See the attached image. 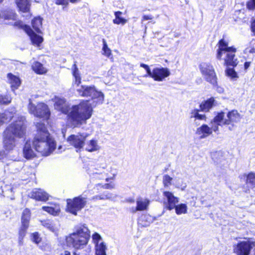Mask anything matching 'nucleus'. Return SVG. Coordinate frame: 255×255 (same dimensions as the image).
Returning a JSON list of instances; mask_svg holds the SVG:
<instances>
[{"label":"nucleus","instance_id":"f257e3e1","mask_svg":"<svg viewBox=\"0 0 255 255\" xmlns=\"http://www.w3.org/2000/svg\"><path fill=\"white\" fill-rule=\"evenodd\" d=\"M54 100L55 109L66 115L67 123L74 128L86 124L92 115L93 110L89 100H82L78 104L72 106L64 98L55 97Z\"/></svg>","mask_w":255,"mask_h":255},{"label":"nucleus","instance_id":"f03ea898","mask_svg":"<svg viewBox=\"0 0 255 255\" xmlns=\"http://www.w3.org/2000/svg\"><path fill=\"white\" fill-rule=\"evenodd\" d=\"M225 113L222 111L217 112L213 119L211 121V127L206 124H203L198 128L196 134L199 136L200 139L205 138L211 135L213 131L218 132L219 126H229V129L232 130L239 123L242 116L237 110H232L227 113V118L224 119Z\"/></svg>","mask_w":255,"mask_h":255},{"label":"nucleus","instance_id":"7ed1b4c3","mask_svg":"<svg viewBox=\"0 0 255 255\" xmlns=\"http://www.w3.org/2000/svg\"><path fill=\"white\" fill-rule=\"evenodd\" d=\"M228 42L224 38L220 39L217 44L218 49L216 52V58L218 60L222 59L223 54H225L223 65L226 67L225 72L226 76L232 80L239 78L238 73L235 70L239 63L236 57L237 48L234 46H229Z\"/></svg>","mask_w":255,"mask_h":255},{"label":"nucleus","instance_id":"20e7f679","mask_svg":"<svg viewBox=\"0 0 255 255\" xmlns=\"http://www.w3.org/2000/svg\"><path fill=\"white\" fill-rule=\"evenodd\" d=\"M35 127L36 133L33 140V145L42 156H48L56 149V141L43 123H36Z\"/></svg>","mask_w":255,"mask_h":255},{"label":"nucleus","instance_id":"39448f33","mask_svg":"<svg viewBox=\"0 0 255 255\" xmlns=\"http://www.w3.org/2000/svg\"><path fill=\"white\" fill-rule=\"evenodd\" d=\"M29 113L35 117L44 121H48L51 116V112L48 106L43 102H38L36 105L30 103L28 105Z\"/></svg>","mask_w":255,"mask_h":255},{"label":"nucleus","instance_id":"423d86ee","mask_svg":"<svg viewBox=\"0 0 255 255\" xmlns=\"http://www.w3.org/2000/svg\"><path fill=\"white\" fill-rule=\"evenodd\" d=\"M201 73L205 80L213 87L218 86V77L214 67L209 63H202L199 66Z\"/></svg>","mask_w":255,"mask_h":255},{"label":"nucleus","instance_id":"0eeeda50","mask_svg":"<svg viewBox=\"0 0 255 255\" xmlns=\"http://www.w3.org/2000/svg\"><path fill=\"white\" fill-rule=\"evenodd\" d=\"M4 130L17 138H22L25 136L26 127L23 120L18 119L10 123Z\"/></svg>","mask_w":255,"mask_h":255},{"label":"nucleus","instance_id":"6e6552de","mask_svg":"<svg viewBox=\"0 0 255 255\" xmlns=\"http://www.w3.org/2000/svg\"><path fill=\"white\" fill-rule=\"evenodd\" d=\"M86 204V198L81 195L75 197L72 199H67L66 211L74 215H77L78 212L84 208Z\"/></svg>","mask_w":255,"mask_h":255},{"label":"nucleus","instance_id":"1a4fd4ad","mask_svg":"<svg viewBox=\"0 0 255 255\" xmlns=\"http://www.w3.org/2000/svg\"><path fill=\"white\" fill-rule=\"evenodd\" d=\"M31 217L30 209L25 208L21 213L20 225L18 230V236L19 239H23L26 236L30 226Z\"/></svg>","mask_w":255,"mask_h":255},{"label":"nucleus","instance_id":"9d476101","mask_svg":"<svg viewBox=\"0 0 255 255\" xmlns=\"http://www.w3.org/2000/svg\"><path fill=\"white\" fill-rule=\"evenodd\" d=\"M79 95L82 97H91L92 99H103L104 94L96 90L94 86L81 85L77 90Z\"/></svg>","mask_w":255,"mask_h":255},{"label":"nucleus","instance_id":"9b49d317","mask_svg":"<svg viewBox=\"0 0 255 255\" xmlns=\"http://www.w3.org/2000/svg\"><path fill=\"white\" fill-rule=\"evenodd\" d=\"M21 29H23L25 32L28 35L31 43L33 45L39 46L43 41V38L31 29L30 26L25 24H21L19 26Z\"/></svg>","mask_w":255,"mask_h":255},{"label":"nucleus","instance_id":"f8f14e48","mask_svg":"<svg viewBox=\"0 0 255 255\" xmlns=\"http://www.w3.org/2000/svg\"><path fill=\"white\" fill-rule=\"evenodd\" d=\"M86 137L87 136H84L82 134H71L67 137V140L70 145L73 146L77 149L80 150L85 145Z\"/></svg>","mask_w":255,"mask_h":255},{"label":"nucleus","instance_id":"ddd939ff","mask_svg":"<svg viewBox=\"0 0 255 255\" xmlns=\"http://www.w3.org/2000/svg\"><path fill=\"white\" fill-rule=\"evenodd\" d=\"M152 78L155 81H163L170 75L168 68L166 67H155L153 69Z\"/></svg>","mask_w":255,"mask_h":255},{"label":"nucleus","instance_id":"4468645a","mask_svg":"<svg viewBox=\"0 0 255 255\" xmlns=\"http://www.w3.org/2000/svg\"><path fill=\"white\" fill-rule=\"evenodd\" d=\"M255 246V242H250V240L241 242L237 246L236 253L238 255H249Z\"/></svg>","mask_w":255,"mask_h":255},{"label":"nucleus","instance_id":"2eb2a0df","mask_svg":"<svg viewBox=\"0 0 255 255\" xmlns=\"http://www.w3.org/2000/svg\"><path fill=\"white\" fill-rule=\"evenodd\" d=\"M17 137L11 135L5 130L3 133V145L6 150H12L16 145V139Z\"/></svg>","mask_w":255,"mask_h":255},{"label":"nucleus","instance_id":"dca6fc26","mask_svg":"<svg viewBox=\"0 0 255 255\" xmlns=\"http://www.w3.org/2000/svg\"><path fill=\"white\" fill-rule=\"evenodd\" d=\"M163 196L166 198V202H164L165 208L168 210H171L175 208L176 204L179 202L178 197L174 196L173 193L169 191H164Z\"/></svg>","mask_w":255,"mask_h":255},{"label":"nucleus","instance_id":"f3484780","mask_svg":"<svg viewBox=\"0 0 255 255\" xmlns=\"http://www.w3.org/2000/svg\"><path fill=\"white\" fill-rule=\"evenodd\" d=\"M30 198L36 201L46 202L49 200V195L40 188H35L31 192Z\"/></svg>","mask_w":255,"mask_h":255},{"label":"nucleus","instance_id":"a211bd4d","mask_svg":"<svg viewBox=\"0 0 255 255\" xmlns=\"http://www.w3.org/2000/svg\"><path fill=\"white\" fill-rule=\"evenodd\" d=\"M71 235L83 238V239H90L91 236L89 230L85 225H81L76 227L75 231L71 234Z\"/></svg>","mask_w":255,"mask_h":255},{"label":"nucleus","instance_id":"6ab92c4d","mask_svg":"<svg viewBox=\"0 0 255 255\" xmlns=\"http://www.w3.org/2000/svg\"><path fill=\"white\" fill-rule=\"evenodd\" d=\"M15 3L19 11L29 13L31 8V0H15Z\"/></svg>","mask_w":255,"mask_h":255},{"label":"nucleus","instance_id":"aec40b11","mask_svg":"<svg viewBox=\"0 0 255 255\" xmlns=\"http://www.w3.org/2000/svg\"><path fill=\"white\" fill-rule=\"evenodd\" d=\"M216 106V100L214 97H210L206 100L203 101L199 105L201 112H209Z\"/></svg>","mask_w":255,"mask_h":255},{"label":"nucleus","instance_id":"412c9836","mask_svg":"<svg viewBox=\"0 0 255 255\" xmlns=\"http://www.w3.org/2000/svg\"><path fill=\"white\" fill-rule=\"evenodd\" d=\"M52 206H44L42 207V210L54 216H58L61 212L60 207L59 204L50 203Z\"/></svg>","mask_w":255,"mask_h":255},{"label":"nucleus","instance_id":"4be33fe9","mask_svg":"<svg viewBox=\"0 0 255 255\" xmlns=\"http://www.w3.org/2000/svg\"><path fill=\"white\" fill-rule=\"evenodd\" d=\"M7 77L9 80L11 89L14 90L18 89L21 84L20 78L11 73H8L7 74Z\"/></svg>","mask_w":255,"mask_h":255},{"label":"nucleus","instance_id":"5701e85b","mask_svg":"<svg viewBox=\"0 0 255 255\" xmlns=\"http://www.w3.org/2000/svg\"><path fill=\"white\" fill-rule=\"evenodd\" d=\"M32 70L37 74L42 75L47 73V69L39 61H34L31 65Z\"/></svg>","mask_w":255,"mask_h":255},{"label":"nucleus","instance_id":"b1692460","mask_svg":"<svg viewBox=\"0 0 255 255\" xmlns=\"http://www.w3.org/2000/svg\"><path fill=\"white\" fill-rule=\"evenodd\" d=\"M23 153L24 157L26 159H31L35 156L30 143L26 141L23 147Z\"/></svg>","mask_w":255,"mask_h":255},{"label":"nucleus","instance_id":"393cba45","mask_svg":"<svg viewBox=\"0 0 255 255\" xmlns=\"http://www.w3.org/2000/svg\"><path fill=\"white\" fill-rule=\"evenodd\" d=\"M149 201L147 200L143 201L142 200H138L136 201V206L135 208H132L131 212L135 213L137 211H141L146 210L148 206Z\"/></svg>","mask_w":255,"mask_h":255},{"label":"nucleus","instance_id":"a878e982","mask_svg":"<svg viewBox=\"0 0 255 255\" xmlns=\"http://www.w3.org/2000/svg\"><path fill=\"white\" fill-rule=\"evenodd\" d=\"M43 18L40 16L34 17L31 20V26L36 32L41 33L40 28L42 27Z\"/></svg>","mask_w":255,"mask_h":255},{"label":"nucleus","instance_id":"bb28decb","mask_svg":"<svg viewBox=\"0 0 255 255\" xmlns=\"http://www.w3.org/2000/svg\"><path fill=\"white\" fill-rule=\"evenodd\" d=\"M242 177L246 178L245 183L246 185L252 188H255V173L250 172L247 174L245 173Z\"/></svg>","mask_w":255,"mask_h":255},{"label":"nucleus","instance_id":"cd10ccee","mask_svg":"<svg viewBox=\"0 0 255 255\" xmlns=\"http://www.w3.org/2000/svg\"><path fill=\"white\" fill-rule=\"evenodd\" d=\"M103 171L102 172H94L93 173L94 177L96 179L105 180L106 181H108L110 179H113L115 178V174H113L112 176H110L108 175V169H106L104 168H103Z\"/></svg>","mask_w":255,"mask_h":255},{"label":"nucleus","instance_id":"c85d7f7f","mask_svg":"<svg viewBox=\"0 0 255 255\" xmlns=\"http://www.w3.org/2000/svg\"><path fill=\"white\" fill-rule=\"evenodd\" d=\"M1 13V18L4 20H15L17 16L15 10L10 8L2 10Z\"/></svg>","mask_w":255,"mask_h":255},{"label":"nucleus","instance_id":"c756f323","mask_svg":"<svg viewBox=\"0 0 255 255\" xmlns=\"http://www.w3.org/2000/svg\"><path fill=\"white\" fill-rule=\"evenodd\" d=\"M99 241L94 240V243L96 244L95 247L96 255H106V250L107 248L105 244L102 242L99 245Z\"/></svg>","mask_w":255,"mask_h":255},{"label":"nucleus","instance_id":"7c9ffc66","mask_svg":"<svg viewBox=\"0 0 255 255\" xmlns=\"http://www.w3.org/2000/svg\"><path fill=\"white\" fill-rule=\"evenodd\" d=\"M72 67L73 69L72 74L74 78V84H75L76 86H79L81 83V77L75 63L73 65Z\"/></svg>","mask_w":255,"mask_h":255},{"label":"nucleus","instance_id":"2f4dec72","mask_svg":"<svg viewBox=\"0 0 255 255\" xmlns=\"http://www.w3.org/2000/svg\"><path fill=\"white\" fill-rule=\"evenodd\" d=\"M102 55L108 58L112 57V51L111 49L108 47L106 39L103 38L102 39Z\"/></svg>","mask_w":255,"mask_h":255},{"label":"nucleus","instance_id":"473e14b6","mask_svg":"<svg viewBox=\"0 0 255 255\" xmlns=\"http://www.w3.org/2000/svg\"><path fill=\"white\" fill-rule=\"evenodd\" d=\"M174 209L175 210V213L177 215L184 214L187 213V206L186 204L181 203L176 205Z\"/></svg>","mask_w":255,"mask_h":255},{"label":"nucleus","instance_id":"72a5a7b5","mask_svg":"<svg viewBox=\"0 0 255 255\" xmlns=\"http://www.w3.org/2000/svg\"><path fill=\"white\" fill-rule=\"evenodd\" d=\"M72 245L76 250L83 249L87 244L88 240H72Z\"/></svg>","mask_w":255,"mask_h":255},{"label":"nucleus","instance_id":"f704fd0d","mask_svg":"<svg viewBox=\"0 0 255 255\" xmlns=\"http://www.w3.org/2000/svg\"><path fill=\"white\" fill-rule=\"evenodd\" d=\"M122 12L120 11H117L115 12V18L113 20V23L117 24H124L126 23L127 20L120 16Z\"/></svg>","mask_w":255,"mask_h":255},{"label":"nucleus","instance_id":"c9c22d12","mask_svg":"<svg viewBox=\"0 0 255 255\" xmlns=\"http://www.w3.org/2000/svg\"><path fill=\"white\" fill-rule=\"evenodd\" d=\"M99 149L97 140L91 139L87 144L86 150L89 152H93Z\"/></svg>","mask_w":255,"mask_h":255},{"label":"nucleus","instance_id":"e433bc0d","mask_svg":"<svg viewBox=\"0 0 255 255\" xmlns=\"http://www.w3.org/2000/svg\"><path fill=\"white\" fill-rule=\"evenodd\" d=\"M11 102V97L9 94H0V106L7 105Z\"/></svg>","mask_w":255,"mask_h":255},{"label":"nucleus","instance_id":"4c0bfd02","mask_svg":"<svg viewBox=\"0 0 255 255\" xmlns=\"http://www.w3.org/2000/svg\"><path fill=\"white\" fill-rule=\"evenodd\" d=\"M96 187L97 190H100L102 189H111L114 188V185L113 183L110 182L108 183H105L104 184H97L96 185Z\"/></svg>","mask_w":255,"mask_h":255},{"label":"nucleus","instance_id":"58836bf2","mask_svg":"<svg viewBox=\"0 0 255 255\" xmlns=\"http://www.w3.org/2000/svg\"><path fill=\"white\" fill-rule=\"evenodd\" d=\"M110 197L109 194L106 193H103L102 194L98 195H96V196H93L91 198V200H94V201H96V200H104L107 199L109 198Z\"/></svg>","mask_w":255,"mask_h":255},{"label":"nucleus","instance_id":"ea45409f","mask_svg":"<svg viewBox=\"0 0 255 255\" xmlns=\"http://www.w3.org/2000/svg\"><path fill=\"white\" fill-rule=\"evenodd\" d=\"M246 7L249 11L255 10V0H248L246 2Z\"/></svg>","mask_w":255,"mask_h":255},{"label":"nucleus","instance_id":"a19ab883","mask_svg":"<svg viewBox=\"0 0 255 255\" xmlns=\"http://www.w3.org/2000/svg\"><path fill=\"white\" fill-rule=\"evenodd\" d=\"M172 178L169 175L166 174L163 176V184L164 187H168L171 184Z\"/></svg>","mask_w":255,"mask_h":255},{"label":"nucleus","instance_id":"79ce46f5","mask_svg":"<svg viewBox=\"0 0 255 255\" xmlns=\"http://www.w3.org/2000/svg\"><path fill=\"white\" fill-rule=\"evenodd\" d=\"M140 67L143 68L146 71V74L145 76H149L152 78L153 70L151 71L149 66L144 63H140Z\"/></svg>","mask_w":255,"mask_h":255},{"label":"nucleus","instance_id":"37998d69","mask_svg":"<svg viewBox=\"0 0 255 255\" xmlns=\"http://www.w3.org/2000/svg\"><path fill=\"white\" fill-rule=\"evenodd\" d=\"M248 48L250 53H255V39H253L250 42Z\"/></svg>","mask_w":255,"mask_h":255},{"label":"nucleus","instance_id":"c03bdc74","mask_svg":"<svg viewBox=\"0 0 255 255\" xmlns=\"http://www.w3.org/2000/svg\"><path fill=\"white\" fill-rule=\"evenodd\" d=\"M250 29L252 36H255V19H252L250 21Z\"/></svg>","mask_w":255,"mask_h":255},{"label":"nucleus","instance_id":"a18cd8bd","mask_svg":"<svg viewBox=\"0 0 255 255\" xmlns=\"http://www.w3.org/2000/svg\"><path fill=\"white\" fill-rule=\"evenodd\" d=\"M201 111L200 108H199V109H195L191 111V117L190 118H195L196 119L198 115H199V112Z\"/></svg>","mask_w":255,"mask_h":255},{"label":"nucleus","instance_id":"49530a36","mask_svg":"<svg viewBox=\"0 0 255 255\" xmlns=\"http://www.w3.org/2000/svg\"><path fill=\"white\" fill-rule=\"evenodd\" d=\"M153 16L151 14L143 15L141 18V21H143L147 20H152L153 19Z\"/></svg>","mask_w":255,"mask_h":255},{"label":"nucleus","instance_id":"de8ad7c7","mask_svg":"<svg viewBox=\"0 0 255 255\" xmlns=\"http://www.w3.org/2000/svg\"><path fill=\"white\" fill-rule=\"evenodd\" d=\"M252 64L251 61H246L244 64V69L245 72H247L249 68L251 66Z\"/></svg>","mask_w":255,"mask_h":255},{"label":"nucleus","instance_id":"09e8293b","mask_svg":"<svg viewBox=\"0 0 255 255\" xmlns=\"http://www.w3.org/2000/svg\"><path fill=\"white\" fill-rule=\"evenodd\" d=\"M31 239H39V234L37 232L32 233L30 235Z\"/></svg>","mask_w":255,"mask_h":255},{"label":"nucleus","instance_id":"8fccbe9b","mask_svg":"<svg viewBox=\"0 0 255 255\" xmlns=\"http://www.w3.org/2000/svg\"><path fill=\"white\" fill-rule=\"evenodd\" d=\"M195 119L206 121L207 120V117L205 114H199V115Z\"/></svg>","mask_w":255,"mask_h":255},{"label":"nucleus","instance_id":"3c124183","mask_svg":"<svg viewBox=\"0 0 255 255\" xmlns=\"http://www.w3.org/2000/svg\"><path fill=\"white\" fill-rule=\"evenodd\" d=\"M92 239H101V236L97 233H95L92 235Z\"/></svg>","mask_w":255,"mask_h":255},{"label":"nucleus","instance_id":"603ef678","mask_svg":"<svg viewBox=\"0 0 255 255\" xmlns=\"http://www.w3.org/2000/svg\"><path fill=\"white\" fill-rule=\"evenodd\" d=\"M127 201L130 203H134L135 202L134 199L133 198H128L127 200Z\"/></svg>","mask_w":255,"mask_h":255},{"label":"nucleus","instance_id":"864d4df0","mask_svg":"<svg viewBox=\"0 0 255 255\" xmlns=\"http://www.w3.org/2000/svg\"><path fill=\"white\" fill-rule=\"evenodd\" d=\"M60 255H71L70 252L68 251H65L64 254H61Z\"/></svg>","mask_w":255,"mask_h":255},{"label":"nucleus","instance_id":"5fc2aeb1","mask_svg":"<svg viewBox=\"0 0 255 255\" xmlns=\"http://www.w3.org/2000/svg\"><path fill=\"white\" fill-rule=\"evenodd\" d=\"M34 241V242L37 244H38V243H40V242L41 241V240H33Z\"/></svg>","mask_w":255,"mask_h":255},{"label":"nucleus","instance_id":"6e6d98bb","mask_svg":"<svg viewBox=\"0 0 255 255\" xmlns=\"http://www.w3.org/2000/svg\"><path fill=\"white\" fill-rule=\"evenodd\" d=\"M45 224L47 225H49L48 226H47L48 228H50V226L51 225V224L49 223H46Z\"/></svg>","mask_w":255,"mask_h":255},{"label":"nucleus","instance_id":"4d7b16f0","mask_svg":"<svg viewBox=\"0 0 255 255\" xmlns=\"http://www.w3.org/2000/svg\"><path fill=\"white\" fill-rule=\"evenodd\" d=\"M3 1L4 0H0V5L3 3Z\"/></svg>","mask_w":255,"mask_h":255},{"label":"nucleus","instance_id":"13d9d810","mask_svg":"<svg viewBox=\"0 0 255 255\" xmlns=\"http://www.w3.org/2000/svg\"><path fill=\"white\" fill-rule=\"evenodd\" d=\"M73 255H78V254H76V253H74L73 254Z\"/></svg>","mask_w":255,"mask_h":255},{"label":"nucleus","instance_id":"bf43d9fd","mask_svg":"<svg viewBox=\"0 0 255 255\" xmlns=\"http://www.w3.org/2000/svg\"><path fill=\"white\" fill-rule=\"evenodd\" d=\"M2 124V122L1 120H0V125Z\"/></svg>","mask_w":255,"mask_h":255},{"label":"nucleus","instance_id":"052dcab7","mask_svg":"<svg viewBox=\"0 0 255 255\" xmlns=\"http://www.w3.org/2000/svg\"><path fill=\"white\" fill-rule=\"evenodd\" d=\"M244 239H250V238H244Z\"/></svg>","mask_w":255,"mask_h":255}]
</instances>
